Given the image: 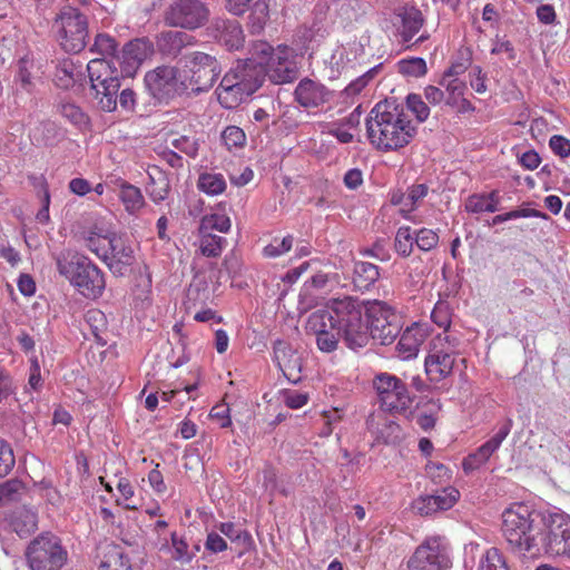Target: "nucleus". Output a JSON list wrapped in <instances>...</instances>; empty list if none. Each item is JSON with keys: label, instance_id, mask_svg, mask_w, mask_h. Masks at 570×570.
<instances>
[{"label": "nucleus", "instance_id": "42", "mask_svg": "<svg viewBox=\"0 0 570 570\" xmlns=\"http://www.w3.org/2000/svg\"><path fill=\"white\" fill-rule=\"evenodd\" d=\"M117 46V41L114 37L107 33H98L95 37V41L89 48V51L106 59L120 58L119 56H116Z\"/></svg>", "mask_w": 570, "mask_h": 570}, {"label": "nucleus", "instance_id": "8", "mask_svg": "<svg viewBox=\"0 0 570 570\" xmlns=\"http://www.w3.org/2000/svg\"><path fill=\"white\" fill-rule=\"evenodd\" d=\"M60 46L66 52L78 53L87 45L89 36L88 17L78 8L63 6L55 19Z\"/></svg>", "mask_w": 570, "mask_h": 570}, {"label": "nucleus", "instance_id": "1", "mask_svg": "<svg viewBox=\"0 0 570 570\" xmlns=\"http://www.w3.org/2000/svg\"><path fill=\"white\" fill-rule=\"evenodd\" d=\"M308 326L315 332L316 344L322 352L335 351L340 338L351 350L364 347L368 342L362 305L350 296L331 299L327 311L309 316Z\"/></svg>", "mask_w": 570, "mask_h": 570}, {"label": "nucleus", "instance_id": "25", "mask_svg": "<svg viewBox=\"0 0 570 570\" xmlns=\"http://www.w3.org/2000/svg\"><path fill=\"white\" fill-rule=\"evenodd\" d=\"M99 570H131L128 556L115 543H104L98 548Z\"/></svg>", "mask_w": 570, "mask_h": 570}, {"label": "nucleus", "instance_id": "28", "mask_svg": "<svg viewBox=\"0 0 570 570\" xmlns=\"http://www.w3.org/2000/svg\"><path fill=\"white\" fill-rule=\"evenodd\" d=\"M424 334L422 330L416 326L407 327L402 334L395 346L396 356L403 361L413 358L417 355L419 348L423 343Z\"/></svg>", "mask_w": 570, "mask_h": 570}, {"label": "nucleus", "instance_id": "4", "mask_svg": "<svg viewBox=\"0 0 570 570\" xmlns=\"http://www.w3.org/2000/svg\"><path fill=\"white\" fill-rule=\"evenodd\" d=\"M57 269L83 296L96 298L105 289L101 271L86 256L70 250L61 252L56 258Z\"/></svg>", "mask_w": 570, "mask_h": 570}, {"label": "nucleus", "instance_id": "64", "mask_svg": "<svg viewBox=\"0 0 570 570\" xmlns=\"http://www.w3.org/2000/svg\"><path fill=\"white\" fill-rule=\"evenodd\" d=\"M218 530L230 541H235V539L239 538L248 539V532L246 530L238 529L233 522H222L218 525Z\"/></svg>", "mask_w": 570, "mask_h": 570}, {"label": "nucleus", "instance_id": "24", "mask_svg": "<svg viewBox=\"0 0 570 570\" xmlns=\"http://www.w3.org/2000/svg\"><path fill=\"white\" fill-rule=\"evenodd\" d=\"M274 358L285 376L293 381L298 380L295 374L301 372V358L287 343L277 341L274 344Z\"/></svg>", "mask_w": 570, "mask_h": 570}, {"label": "nucleus", "instance_id": "2", "mask_svg": "<svg viewBox=\"0 0 570 570\" xmlns=\"http://www.w3.org/2000/svg\"><path fill=\"white\" fill-rule=\"evenodd\" d=\"M366 134L377 150L392 151L412 141L415 127L397 107L380 101L366 118Z\"/></svg>", "mask_w": 570, "mask_h": 570}, {"label": "nucleus", "instance_id": "40", "mask_svg": "<svg viewBox=\"0 0 570 570\" xmlns=\"http://www.w3.org/2000/svg\"><path fill=\"white\" fill-rule=\"evenodd\" d=\"M111 235H115V233H107L102 235L96 232H90L86 237V247L104 262H108V250L110 249Z\"/></svg>", "mask_w": 570, "mask_h": 570}, {"label": "nucleus", "instance_id": "13", "mask_svg": "<svg viewBox=\"0 0 570 570\" xmlns=\"http://www.w3.org/2000/svg\"><path fill=\"white\" fill-rule=\"evenodd\" d=\"M364 324L370 336L382 345H389L399 336L402 325L400 316L387 305L377 304L368 311V321Z\"/></svg>", "mask_w": 570, "mask_h": 570}, {"label": "nucleus", "instance_id": "10", "mask_svg": "<svg viewBox=\"0 0 570 570\" xmlns=\"http://www.w3.org/2000/svg\"><path fill=\"white\" fill-rule=\"evenodd\" d=\"M145 83L153 97L158 100H168L189 89L187 77L171 66H161L147 72Z\"/></svg>", "mask_w": 570, "mask_h": 570}, {"label": "nucleus", "instance_id": "51", "mask_svg": "<svg viewBox=\"0 0 570 570\" xmlns=\"http://www.w3.org/2000/svg\"><path fill=\"white\" fill-rule=\"evenodd\" d=\"M399 71L411 77H422L428 72L426 62L423 58L403 59L399 62Z\"/></svg>", "mask_w": 570, "mask_h": 570}, {"label": "nucleus", "instance_id": "44", "mask_svg": "<svg viewBox=\"0 0 570 570\" xmlns=\"http://www.w3.org/2000/svg\"><path fill=\"white\" fill-rule=\"evenodd\" d=\"M478 570H510L503 553L497 548H490L481 557Z\"/></svg>", "mask_w": 570, "mask_h": 570}, {"label": "nucleus", "instance_id": "26", "mask_svg": "<svg viewBox=\"0 0 570 570\" xmlns=\"http://www.w3.org/2000/svg\"><path fill=\"white\" fill-rule=\"evenodd\" d=\"M234 79V76L226 73L216 89L217 99L226 109L237 107L250 96L247 92H243V88Z\"/></svg>", "mask_w": 570, "mask_h": 570}, {"label": "nucleus", "instance_id": "52", "mask_svg": "<svg viewBox=\"0 0 570 570\" xmlns=\"http://www.w3.org/2000/svg\"><path fill=\"white\" fill-rule=\"evenodd\" d=\"M220 138L228 150H232V148H242L246 142V135L244 130L237 126L226 127L223 130Z\"/></svg>", "mask_w": 570, "mask_h": 570}, {"label": "nucleus", "instance_id": "48", "mask_svg": "<svg viewBox=\"0 0 570 570\" xmlns=\"http://www.w3.org/2000/svg\"><path fill=\"white\" fill-rule=\"evenodd\" d=\"M294 244V237L287 235L284 238H274L263 248V255L266 258H276L289 252Z\"/></svg>", "mask_w": 570, "mask_h": 570}, {"label": "nucleus", "instance_id": "56", "mask_svg": "<svg viewBox=\"0 0 570 570\" xmlns=\"http://www.w3.org/2000/svg\"><path fill=\"white\" fill-rule=\"evenodd\" d=\"M14 463L16 460L10 444L0 439V478L9 474L14 466Z\"/></svg>", "mask_w": 570, "mask_h": 570}, {"label": "nucleus", "instance_id": "53", "mask_svg": "<svg viewBox=\"0 0 570 570\" xmlns=\"http://www.w3.org/2000/svg\"><path fill=\"white\" fill-rule=\"evenodd\" d=\"M173 558L181 563H189L195 557V552L189 550L188 543L184 538L171 533Z\"/></svg>", "mask_w": 570, "mask_h": 570}, {"label": "nucleus", "instance_id": "3", "mask_svg": "<svg viewBox=\"0 0 570 570\" xmlns=\"http://www.w3.org/2000/svg\"><path fill=\"white\" fill-rule=\"evenodd\" d=\"M542 519L530 505L515 502L502 512L501 532L511 551L535 556L541 551Z\"/></svg>", "mask_w": 570, "mask_h": 570}, {"label": "nucleus", "instance_id": "37", "mask_svg": "<svg viewBox=\"0 0 570 570\" xmlns=\"http://www.w3.org/2000/svg\"><path fill=\"white\" fill-rule=\"evenodd\" d=\"M85 321H86L87 325L89 326L90 332H91L92 336L95 337V340L97 341V343H99L102 346L106 345L107 344L106 335L108 332V321H107L105 313L97 308L89 309L85 315Z\"/></svg>", "mask_w": 570, "mask_h": 570}, {"label": "nucleus", "instance_id": "60", "mask_svg": "<svg viewBox=\"0 0 570 570\" xmlns=\"http://www.w3.org/2000/svg\"><path fill=\"white\" fill-rule=\"evenodd\" d=\"M471 65V59L469 56L461 57L460 59L453 61L451 66L444 71L442 77H446L448 79L459 78L460 75L464 73Z\"/></svg>", "mask_w": 570, "mask_h": 570}, {"label": "nucleus", "instance_id": "54", "mask_svg": "<svg viewBox=\"0 0 570 570\" xmlns=\"http://www.w3.org/2000/svg\"><path fill=\"white\" fill-rule=\"evenodd\" d=\"M58 135L57 126L51 121L40 122L33 131V137L38 144L50 145Z\"/></svg>", "mask_w": 570, "mask_h": 570}, {"label": "nucleus", "instance_id": "46", "mask_svg": "<svg viewBox=\"0 0 570 570\" xmlns=\"http://www.w3.org/2000/svg\"><path fill=\"white\" fill-rule=\"evenodd\" d=\"M200 252L207 257H217L220 255L226 239L212 233H200Z\"/></svg>", "mask_w": 570, "mask_h": 570}, {"label": "nucleus", "instance_id": "15", "mask_svg": "<svg viewBox=\"0 0 570 570\" xmlns=\"http://www.w3.org/2000/svg\"><path fill=\"white\" fill-rule=\"evenodd\" d=\"M512 426L513 421L511 419H505L490 440L479 446L473 453L464 458L462 462L464 472L471 473L484 465L510 434Z\"/></svg>", "mask_w": 570, "mask_h": 570}, {"label": "nucleus", "instance_id": "23", "mask_svg": "<svg viewBox=\"0 0 570 570\" xmlns=\"http://www.w3.org/2000/svg\"><path fill=\"white\" fill-rule=\"evenodd\" d=\"M425 372L433 382H440L451 375L454 365L452 353L434 350L425 358Z\"/></svg>", "mask_w": 570, "mask_h": 570}, {"label": "nucleus", "instance_id": "59", "mask_svg": "<svg viewBox=\"0 0 570 570\" xmlns=\"http://www.w3.org/2000/svg\"><path fill=\"white\" fill-rule=\"evenodd\" d=\"M61 114L65 118L70 120L72 124L77 126H81L87 124V116L83 111L73 104H66L61 107Z\"/></svg>", "mask_w": 570, "mask_h": 570}, {"label": "nucleus", "instance_id": "27", "mask_svg": "<svg viewBox=\"0 0 570 570\" xmlns=\"http://www.w3.org/2000/svg\"><path fill=\"white\" fill-rule=\"evenodd\" d=\"M157 43L163 53L177 57L184 48L194 46L196 39L187 32L169 30L160 33Z\"/></svg>", "mask_w": 570, "mask_h": 570}, {"label": "nucleus", "instance_id": "19", "mask_svg": "<svg viewBox=\"0 0 570 570\" xmlns=\"http://www.w3.org/2000/svg\"><path fill=\"white\" fill-rule=\"evenodd\" d=\"M120 63V58H94L87 65V71L91 87H100L101 83L109 82L111 80H120V77H127L121 75L117 66Z\"/></svg>", "mask_w": 570, "mask_h": 570}, {"label": "nucleus", "instance_id": "30", "mask_svg": "<svg viewBox=\"0 0 570 570\" xmlns=\"http://www.w3.org/2000/svg\"><path fill=\"white\" fill-rule=\"evenodd\" d=\"M38 63L30 55L21 57L17 62V71L14 81L20 85V88L28 94H31L36 88L38 77Z\"/></svg>", "mask_w": 570, "mask_h": 570}, {"label": "nucleus", "instance_id": "35", "mask_svg": "<svg viewBox=\"0 0 570 570\" xmlns=\"http://www.w3.org/2000/svg\"><path fill=\"white\" fill-rule=\"evenodd\" d=\"M380 277L379 267L372 263L357 262L354 265L353 283L360 291H367Z\"/></svg>", "mask_w": 570, "mask_h": 570}, {"label": "nucleus", "instance_id": "7", "mask_svg": "<svg viewBox=\"0 0 570 570\" xmlns=\"http://www.w3.org/2000/svg\"><path fill=\"white\" fill-rule=\"evenodd\" d=\"M26 558L30 570H61L68 561V551L59 537L43 532L29 543Z\"/></svg>", "mask_w": 570, "mask_h": 570}, {"label": "nucleus", "instance_id": "57", "mask_svg": "<svg viewBox=\"0 0 570 570\" xmlns=\"http://www.w3.org/2000/svg\"><path fill=\"white\" fill-rule=\"evenodd\" d=\"M414 242L421 250L428 252L438 245L439 235L432 229L422 228L416 233Z\"/></svg>", "mask_w": 570, "mask_h": 570}, {"label": "nucleus", "instance_id": "14", "mask_svg": "<svg viewBox=\"0 0 570 570\" xmlns=\"http://www.w3.org/2000/svg\"><path fill=\"white\" fill-rule=\"evenodd\" d=\"M546 529V534L540 535L541 549L551 556L570 558V519L553 514Z\"/></svg>", "mask_w": 570, "mask_h": 570}, {"label": "nucleus", "instance_id": "55", "mask_svg": "<svg viewBox=\"0 0 570 570\" xmlns=\"http://www.w3.org/2000/svg\"><path fill=\"white\" fill-rule=\"evenodd\" d=\"M406 106L415 115L419 121L423 122L428 119L430 108L420 95L410 94L406 97Z\"/></svg>", "mask_w": 570, "mask_h": 570}, {"label": "nucleus", "instance_id": "45", "mask_svg": "<svg viewBox=\"0 0 570 570\" xmlns=\"http://www.w3.org/2000/svg\"><path fill=\"white\" fill-rule=\"evenodd\" d=\"M230 228V219L226 215L210 214L206 215L200 220L199 232L210 233L217 230L220 233H227Z\"/></svg>", "mask_w": 570, "mask_h": 570}, {"label": "nucleus", "instance_id": "11", "mask_svg": "<svg viewBox=\"0 0 570 570\" xmlns=\"http://www.w3.org/2000/svg\"><path fill=\"white\" fill-rule=\"evenodd\" d=\"M190 72L189 87L193 91H205L213 87L220 73L217 59L208 53L194 51L180 59Z\"/></svg>", "mask_w": 570, "mask_h": 570}, {"label": "nucleus", "instance_id": "6", "mask_svg": "<svg viewBox=\"0 0 570 570\" xmlns=\"http://www.w3.org/2000/svg\"><path fill=\"white\" fill-rule=\"evenodd\" d=\"M379 406L393 415L410 413L414 396L407 385L396 375L387 372L377 373L372 380Z\"/></svg>", "mask_w": 570, "mask_h": 570}, {"label": "nucleus", "instance_id": "18", "mask_svg": "<svg viewBox=\"0 0 570 570\" xmlns=\"http://www.w3.org/2000/svg\"><path fill=\"white\" fill-rule=\"evenodd\" d=\"M460 493L449 487L432 495H421L413 502V509L420 515H431L438 511L451 509L458 501Z\"/></svg>", "mask_w": 570, "mask_h": 570}, {"label": "nucleus", "instance_id": "58", "mask_svg": "<svg viewBox=\"0 0 570 570\" xmlns=\"http://www.w3.org/2000/svg\"><path fill=\"white\" fill-rule=\"evenodd\" d=\"M428 193L429 186L426 184H417L409 187L406 191V202L409 204L406 213L414 210L419 203L428 195Z\"/></svg>", "mask_w": 570, "mask_h": 570}, {"label": "nucleus", "instance_id": "12", "mask_svg": "<svg viewBox=\"0 0 570 570\" xmlns=\"http://www.w3.org/2000/svg\"><path fill=\"white\" fill-rule=\"evenodd\" d=\"M450 567L449 549L440 537L425 539L407 561L409 570H448Z\"/></svg>", "mask_w": 570, "mask_h": 570}, {"label": "nucleus", "instance_id": "33", "mask_svg": "<svg viewBox=\"0 0 570 570\" xmlns=\"http://www.w3.org/2000/svg\"><path fill=\"white\" fill-rule=\"evenodd\" d=\"M95 98L101 110L111 112L117 108V97L120 89V80H111L101 83L100 87H91Z\"/></svg>", "mask_w": 570, "mask_h": 570}, {"label": "nucleus", "instance_id": "9", "mask_svg": "<svg viewBox=\"0 0 570 570\" xmlns=\"http://www.w3.org/2000/svg\"><path fill=\"white\" fill-rule=\"evenodd\" d=\"M209 19V9L202 0H173L164 13L166 24L194 31Z\"/></svg>", "mask_w": 570, "mask_h": 570}, {"label": "nucleus", "instance_id": "41", "mask_svg": "<svg viewBox=\"0 0 570 570\" xmlns=\"http://www.w3.org/2000/svg\"><path fill=\"white\" fill-rule=\"evenodd\" d=\"M421 404L423 411L417 414L416 423L422 430L429 431L435 425L436 415L441 411V402L440 400L428 399Z\"/></svg>", "mask_w": 570, "mask_h": 570}, {"label": "nucleus", "instance_id": "38", "mask_svg": "<svg viewBox=\"0 0 570 570\" xmlns=\"http://www.w3.org/2000/svg\"><path fill=\"white\" fill-rule=\"evenodd\" d=\"M37 514L29 509H20L11 517L10 525L19 537L29 535L37 529Z\"/></svg>", "mask_w": 570, "mask_h": 570}, {"label": "nucleus", "instance_id": "34", "mask_svg": "<svg viewBox=\"0 0 570 570\" xmlns=\"http://www.w3.org/2000/svg\"><path fill=\"white\" fill-rule=\"evenodd\" d=\"M273 4H275L274 0H257L254 2L248 16V27L252 33H261L265 29Z\"/></svg>", "mask_w": 570, "mask_h": 570}, {"label": "nucleus", "instance_id": "20", "mask_svg": "<svg viewBox=\"0 0 570 570\" xmlns=\"http://www.w3.org/2000/svg\"><path fill=\"white\" fill-rule=\"evenodd\" d=\"M214 37L229 50L239 49L245 40L243 28L237 20L216 19L213 22Z\"/></svg>", "mask_w": 570, "mask_h": 570}, {"label": "nucleus", "instance_id": "39", "mask_svg": "<svg viewBox=\"0 0 570 570\" xmlns=\"http://www.w3.org/2000/svg\"><path fill=\"white\" fill-rule=\"evenodd\" d=\"M226 180L218 173H203L197 180V188L208 196H217L225 191Z\"/></svg>", "mask_w": 570, "mask_h": 570}, {"label": "nucleus", "instance_id": "16", "mask_svg": "<svg viewBox=\"0 0 570 570\" xmlns=\"http://www.w3.org/2000/svg\"><path fill=\"white\" fill-rule=\"evenodd\" d=\"M334 92L325 85L311 78H303L294 90L295 101L304 108H320L330 102Z\"/></svg>", "mask_w": 570, "mask_h": 570}, {"label": "nucleus", "instance_id": "47", "mask_svg": "<svg viewBox=\"0 0 570 570\" xmlns=\"http://www.w3.org/2000/svg\"><path fill=\"white\" fill-rule=\"evenodd\" d=\"M380 65L367 70L365 73L353 80L342 92L341 97L347 99L357 96L374 78L380 69Z\"/></svg>", "mask_w": 570, "mask_h": 570}, {"label": "nucleus", "instance_id": "63", "mask_svg": "<svg viewBox=\"0 0 570 570\" xmlns=\"http://www.w3.org/2000/svg\"><path fill=\"white\" fill-rule=\"evenodd\" d=\"M205 549L213 553L223 552L227 549V542L220 534L209 532L205 541Z\"/></svg>", "mask_w": 570, "mask_h": 570}, {"label": "nucleus", "instance_id": "31", "mask_svg": "<svg viewBox=\"0 0 570 570\" xmlns=\"http://www.w3.org/2000/svg\"><path fill=\"white\" fill-rule=\"evenodd\" d=\"M500 196L498 190L489 194H473L465 200V209L469 213H494L499 209Z\"/></svg>", "mask_w": 570, "mask_h": 570}, {"label": "nucleus", "instance_id": "22", "mask_svg": "<svg viewBox=\"0 0 570 570\" xmlns=\"http://www.w3.org/2000/svg\"><path fill=\"white\" fill-rule=\"evenodd\" d=\"M439 86L444 88L445 105L455 108L459 112H468L474 110L472 104L464 97L466 85L459 78L448 79L441 77Z\"/></svg>", "mask_w": 570, "mask_h": 570}, {"label": "nucleus", "instance_id": "5", "mask_svg": "<svg viewBox=\"0 0 570 570\" xmlns=\"http://www.w3.org/2000/svg\"><path fill=\"white\" fill-rule=\"evenodd\" d=\"M249 55L258 58L264 68V77L276 85L289 83L298 78V67L294 59V50L286 45L272 47L266 41H255L250 45Z\"/></svg>", "mask_w": 570, "mask_h": 570}, {"label": "nucleus", "instance_id": "50", "mask_svg": "<svg viewBox=\"0 0 570 570\" xmlns=\"http://www.w3.org/2000/svg\"><path fill=\"white\" fill-rule=\"evenodd\" d=\"M414 243L415 242L409 226H402L397 229L394 244L397 254L403 257L410 256L413 250Z\"/></svg>", "mask_w": 570, "mask_h": 570}, {"label": "nucleus", "instance_id": "43", "mask_svg": "<svg viewBox=\"0 0 570 570\" xmlns=\"http://www.w3.org/2000/svg\"><path fill=\"white\" fill-rule=\"evenodd\" d=\"M77 67L71 60H62L56 67L55 81L60 88L68 89L76 82Z\"/></svg>", "mask_w": 570, "mask_h": 570}, {"label": "nucleus", "instance_id": "29", "mask_svg": "<svg viewBox=\"0 0 570 570\" xmlns=\"http://www.w3.org/2000/svg\"><path fill=\"white\" fill-rule=\"evenodd\" d=\"M146 57L145 43L132 40L126 43L120 56L121 75L132 76Z\"/></svg>", "mask_w": 570, "mask_h": 570}, {"label": "nucleus", "instance_id": "62", "mask_svg": "<svg viewBox=\"0 0 570 570\" xmlns=\"http://www.w3.org/2000/svg\"><path fill=\"white\" fill-rule=\"evenodd\" d=\"M171 145L178 149L179 151L190 156L196 157L198 153V144L195 139H191L187 136H181L173 140Z\"/></svg>", "mask_w": 570, "mask_h": 570}, {"label": "nucleus", "instance_id": "21", "mask_svg": "<svg viewBox=\"0 0 570 570\" xmlns=\"http://www.w3.org/2000/svg\"><path fill=\"white\" fill-rule=\"evenodd\" d=\"M134 250L116 233L111 235L110 249L108 250V262H105L116 274L122 275L125 271L134 263Z\"/></svg>", "mask_w": 570, "mask_h": 570}, {"label": "nucleus", "instance_id": "61", "mask_svg": "<svg viewBox=\"0 0 570 570\" xmlns=\"http://www.w3.org/2000/svg\"><path fill=\"white\" fill-rule=\"evenodd\" d=\"M549 146L561 158L570 156V140L561 135H553L549 140Z\"/></svg>", "mask_w": 570, "mask_h": 570}, {"label": "nucleus", "instance_id": "32", "mask_svg": "<svg viewBox=\"0 0 570 570\" xmlns=\"http://www.w3.org/2000/svg\"><path fill=\"white\" fill-rule=\"evenodd\" d=\"M400 36L404 42H409L423 27V14L419 9L412 7L400 13Z\"/></svg>", "mask_w": 570, "mask_h": 570}, {"label": "nucleus", "instance_id": "49", "mask_svg": "<svg viewBox=\"0 0 570 570\" xmlns=\"http://www.w3.org/2000/svg\"><path fill=\"white\" fill-rule=\"evenodd\" d=\"M23 483L17 479H10L0 483V507L18 501Z\"/></svg>", "mask_w": 570, "mask_h": 570}, {"label": "nucleus", "instance_id": "17", "mask_svg": "<svg viewBox=\"0 0 570 570\" xmlns=\"http://www.w3.org/2000/svg\"><path fill=\"white\" fill-rule=\"evenodd\" d=\"M235 77V81L243 88V92L253 95L262 87L265 77L264 68L259 65L258 58L249 55L244 61H239L229 72Z\"/></svg>", "mask_w": 570, "mask_h": 570}, {"label": "nucleus", "instance_id": "36", "mask_svg": "<svg viewBox=\"0 0 570 570\" xmlns=\"http://www.w3.org/2000/svg\"><path fill=\"white\" fill-rule=\"evenodd\" d=\"M119 198L125 210L130 215L137 214L145 206V198L141 190L128 183L120 185Z\"/></svg>", "mask_w": 570, "mask_h": 570}]
</instances>
